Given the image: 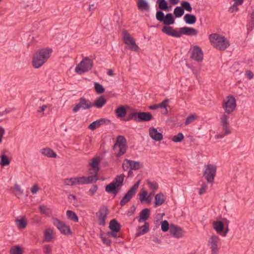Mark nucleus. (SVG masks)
I'll list each match as a JSON object with an SVG mask.
<instances>
[{
  "instance_id": "bb28decb",
  "label": "nucleus",
  "mask_w": 254,
  "mask_h": 254,
  "mask_svg": "<svg viewBox=\"0 0 254 254\" xmlns=\"http://www.w3.org/2000/svg\"><path fill=\"white\" fill-rule=\"evenodd\" d=\"M137 6L139 10L141 11H149L150 9L149 5L145 0H137Z\"/></svg>"
},
{
  "instance_id": "412c9836",
  "label": "nucleus",
  "mask_w": 254,
  "mask_h": 254,
  "mask_svg": "<svg viewBox=\"0 0 254 254\" xmlns=\"http://www.w3.org/2000/svg\"><path fill=\"white\" fill-rule=\"evenodd\" d=\"M170 232L171 235L174 237L179 238L184 235V231L180 227L174 224H172L170 227Z\"/></svg>"
},
{
  "instance_id": "774afa93",
  "label": "nucleus",
  "mask_w": 254,
  "mask_h": 254,
  "mask_svg": "<svg viewBox=\"0 0 254 254\" xmlns=\"http://www.w3.org/2000/svg\"><path fill=\"white\" fill-rule=\"evenodd\" d=\"M237 5L235 4V3L233 4V5L230 7L229 8V11L231 13L233 12L235 10L236 11H237L238 10V8L237 7Z\"/></svg>"
},
{
  "instance_id": "a19ab883",
  "label": "nucleus",
  "mask_w": 254,
  "mask_h": 254,
  "mask_svg": "<svg viewBox=\"0 0 254 254\" xmlns=\"http://www.w3.org/2000/svg\"><path fill=\"white\" fill-rule=\"evenodd\" d=\"M0 164L2 166H5L8 165L10 163V160L7 157L6 155L3 154H1L0 156Z\"/></svg>"
},
{
  "instance_id": "9b49d317",
  "label": "nucleus",
  "mask_w": 254,
  "mask_h": 254,
  "mask_svg": "<svg viewBox=\"0 0 254 254\" xmlns=\"http://www.w3.org/2000/svg\"><path fill=\"white\" fill-rule=\"evenodd\" d=\"M122 167L125 171H127L129 169L138 170L143 167V164L139 162L125 159L123 161Z\"/></svg>"
},
{
  "instance_id": "dca6fc26",
  "label": "nucleus",
  "mask_w": 254,
  "mask_h": 254,
  "mask_svg": "<svg viewBox=\"0 0 254 254\" xmlns=\"http://www.w3.org/2000/svg\"><path fill=\"white\" fill-rule=\"evenodd\" d=\"M74 178V184L84 185L95 183L97 181L96 175L89 176L88 177H80Z\"/></svg>"
},
{
  "instance_id": "3c124183",
  "label": "nucleus",
  "mask_w": 254,
  "mask_h": 254,
  "mask_svg": "<svg viewBox=\"0 0 254 254\" xmlns=\"http://www.w3.org/2000/svg\"><path fill=\"white\" fill-rule=\"evenodd\" d=\"M168 99H165L163 100L162 102L157 104L158 108H165L166 110L165 113L167 114L168 113V111L166 109V107L168 105Z\"/></svg>"
},
{
  "instance_id": "13d9d810",
  "label": "nucleus",
  "mask_w": 254,
  "mask_h": 254,
  "mask_svg": "<svg viewBox=\"0 0 254 254\" xmlns=\"http://www.w3.org/2000/svg\"><path fill=\"white\" fill-rule=\"evenodd\" d=\"M195 119V116L193 115H191L188 116L186 120L185 121V125H188L191 123H192Z\"/></svg>"
},
{
  "instance_id": "79ce46f5",
  "label": "nucleus",
  "mask_w": 254,
  "mask_h": 254,
  "mask_svg": "<svg viewBox=\"0 0 254 254\" xmlns=\"http://www.w3.org/2000/svg\"><path fill=\"white\" fill-rule=\"evenodd\" d=\"M139 199L141 202L143 201H146L147 203L150 202V199H149L148 197L147 196V192L145 190H143L142 193H139Z\"/></svg>"
},
{
  "instance_id": "7c9ffc66",
  "label": "nucleus",
  "mask_w": 254,
  "mask_h": 254,
  "mask_svg": "<svg viewBox=\"0 0 254 254\" xmlns=\"http://www.w3.org/2000/svg\"><path fill=\"white\" fill-rule=\"evenodd\" d=\"M107 100L103 96H100L97 98L94 103H92L93 106L97 108H101L106 103Z\"/></svg>"
},
{
  "instance_id": "864d4df0",
  "label": "nucleus",
  "mask_w": 254,
  "mask_h": 254,
  "mask_svg": "<svg viewBox=\"0 0 254 254\" xmlns=\"http://www.w3.org/2000/svg\"><path fill=\"white\" fill-rule=\"evenodd\" d=\"M136 112H131L129 114H128V116L124 119V121L126 122L129 121L131 120H133L134 121H135V120L136 119Z\"/></svg>"
},
{
  "instance_id": "0eeeda50",
  "label": "nucleus",
  "mask_w": 254,
  "mask_h": 254,
  "mask_svg": "<svg viewBox=\"0 0 254 254\" xmlns=\"http://www.w3.org/2000/svg\"><path fill=\"white\" fill-rule=\"evenodd\" d=\"M140 182L135 183L127 191L120 202L121 206H124L129 202L131 198L135 195L136 190L138 188Z\"/></svg>"
},
{
  "instance_id": "a878e982",
  "label": "nucleus",
  "mask_w": 254,
  "mask_h": 254,
  "mask_svg": "<svg viewBox=\"0 0 254 254\" xmlns=\"http://www.w3.org/2000/svg\"><path fill=\"white\" fill-rule=\"evenodd\" d=\"M165 200V197L164 194L162 192H159L155 196V201L154 207H157L161 205L164 203Z\"/></svg>"
},
{
  "instance_id": "39448f33",
  "label": "nucleus",
  "mask_w": 254,
  "mask_h": 254,
  "mask_svg": "<svg viewBox=\"0 0 254 254\" xmlns=\"http://www.w3.org/2000/svg\"><path fill=\"white\" fill-rule=\"evenodd\" d=\"M126 142L124 136L121 135L118 136L116 142L113 146V149L115 151H118L116 152L117 156H121L126 153L127 148Z\"/></svg>"
},
{
  "instance_id": "bf43d9fd",
  "label": "nucleus",
  "mask_w": 254,
  "mask_h": 254,
  "mask_svg": "<svg viewBox=\"0 0 254 254\" xmlns=\"http://www.w3.org/2000/svg\"><path fill=\"white\" fill-rule=\"evenodd\" d=\"M101 238L102 239V242L104 244L108 246H110L111 243V240L104 236L103 234H101Z\"/></svg>"
},
{
  "instance_id": "1a4fd4ad",
  "label": "nucleus",
  "mask_w": 254,
  "mask_h": 254,
  "mask_svg": "<svg viewBox=\"0 0 254 254\" xmlns=\"http://www.w3.org/2000/svg\"><path fill=\"white\" fill-rule=\"evenodd\" d=\"M123 41L128 46L129 49L133 51H138L139 48L136 44L135 40L131 36L128 32L127 30L123 31Z\"/></svg>"
},
{
  "instance_id": "4c0bfd02",
  "label": "nucleus",
  "mask_w": 254,
  "mask_h": 254,
  "mask_svg": "<svg viewBox=\"0 0 254 254\" xmlns=\"http://www.w3.org/2000/svg\"><path fill=\"white\" fill-rule=\"evenodd\" d=\"M66 216L67 219L71 220L74 222H78V217L77 215L72 210H67L66 211Z\"/></svg>"
},
{
  "instance_id": "473e14b6",
  "label": "nucleus",
  "mask_w": 254,
  "mask_h": 254,
  "mask_svg": "<svg viewBox=\"0 0 254 254\" xmlns=\"http://www.w3.org/2000/svg\"><path fill=\"white\" fill-rule=\"evenodd\" d=\"M213 227L220 234L224 230V225L221 221H216L213 223Z\"/></svg>"
},
{
  "instance_id": "8fccbe9b",
  "label": "nucleus",
  "mask_w": 254,
  "mask_h": 254,
  "mask_svg": "<svg viewBox=\"0 0 254 254\" xmlns=\"http://www.w3.org/2000/svg\"><path fill=\"white\" fill-rule=\"evenodd\" d=\"M40 212L46 215H49L50 212L49 208L45 205H40L39 207Z\"/></svg>"
},
{
  "instance_id": "a18cd8bd",
  "label": "nucleus",
  "mask_w": 254,
  "mask_h": 254,
  "mask_svg": "<svg viewBox=\"0 0 254 254\" xmlns=\"http://www.w3.org/2000/svg\"><path fill=\"white\" fill-rule=\"evenodd\" d=\"M146 183L153 192H155L158 188V185L156 182H151L149 180H147Z\"/></svg>"
},
{
  "instance_id": "5fc2aeb1",
  "label": "nucleus",
  "mask_w": 254,
  "mask_h": 254,
  "mask_svg": "<svg viewBox=\"0 0 254 254\" xmlns=\"http://www.w3.org/2000/svg\"><path fill=\"white\" fill-rule=\"evenodd\" d=\"M169 224L167 220H164L161 223V230L162 231L166 232L169 229Z\"/></svg>"
},
{
  "instance_id": "cd10ccee",
  "label": "nucleus",
  "mask_w": 254,
  "mask_h": 254,
  "mask_svg": "<svg viewBox=\"0 0 254 254\" xmlns=\"http://www.w3.org/2000/svg\"><path fill=\"white\" fill-rule=\"evenodd\" d=\"M150 215V209L148 208H145L143 209L140 213L139 218H138V221L139 223L142 222L143 221H146L147 220Z\"/></svg>"
},
{
  "instance_id": "c9c22d12",
  "label": "nucleus",
  "mask_w": 254,
  "mask_h": 254,
  "mask_svg": "<svg viewBox=\"0 0 254 254\" xmlns=\"http://www.w3.org/2000/svg\"><path fill=\"white\" fill-rule=\"evenodd\" d=\"M184 20L188 24H193L196 22V19L194 15L186 14L184 16Z\"/></svg>"
},
{
  "instance_id": "09e8293b",
  "label": "nucleus",
  "mask_w": 254,
  "mask_h": 254,
  "mask_svg": "<svg viewBox=\"0 0 254 254\" xmlns=\"http://www.w3.org/2000/svg\"><path fill=\"white\" fill-rule=\"evenodd\" d=\"M184 136L182 133L179 132L178 134L174 135L172 140L175 142H180L184 139Z\"/></svg>"
},
{
  "instance_id": "423d86ee",
  "label": "nucleus",
  "mask_w": 254,
  "mask_h": 254,
  "mask_svg": "<svg viewBox=\"0 0 254 254\" xmlns=\"http://www.w3.org/2000/svg\"><path fill=\"white\" fill-rule=\"evenodd\" d=\"M205 169L203 173V176L208 183H212L214 182V179L216 176L217 167L213 164H209L205 165Z\"/></svg>"
},
{
  "instance_id": "de8ad7c7",
  "label": "nucleus",
  "mask_w": 254,
  "mask_h": 254,
  "mask_svg": "<svg viewBox=\"0 0 254 254\" xmlns=\"http://www.w3.org/2000/svg\"><path fill=\"white\" fill-rule=\"evenodd\" d=\"M94 88L98 94H101L105 91V89L103 86L98 82H95L94 83Z\"/></svg>"
},
{
  "instance_id": "20e7f679",
  "label": "nucleus",
  "mask_w": 254,
  "mask_h": 254,
  "mask_svg": "<svg viewBox=\"0 0 254 254\" xmlns=\"http://www.w3.org/2000/svg\"><path fill=\"white\" fill-rule=\"evenodd\" d=\"M93 63L92 60L88 57H85L80 62V64L75 67V71L76 73L81 74L87 72L92 68Z\"/></svg>"
},
{
  "instance_id": "2eb2a0df",
  "label": "nucleus",
  "mask_w": 254,
  "mask_h": 254,
  "mask_svg": "<svg viewBox=\"0 0 254 254\" xmlns=\"http://www.w3.org/2000/svg\"><path fill=\"white\" fill-rule=\"evenodd\" d=\"M220 239L216 235H212L208 239L207 246L211 249V254H217L219 251L218 244Z\"/></svg>"
},
{
  "instance_id": "f257e3e1",
  "label": "nucleus",
  "mask_w": 254,
  "mask_h": 254,
  "mask_svg": "<svg viewBox=\"0 0 254 254\" xmlns=\"http://www.w3.org/2000/svg\"><path fill=\"white\" fill-rule=\"evenodd\" d=\"M53 50L51 48H44L38 50L34 55L32 63L33 67L38 68L43 65L50 57Z\"/></svg>"
},
{
  "instance_id": "4d7b16f0",
  "label": "nucleus",
  "mask_w": 254,
  "mask_h": 254,
  "mask_svg": "<svg viewBox=\"0 0 254 254\" xmlns=\"http://www.w3.org/2000/svg\"><path fill=\"white\" fill-rule=\"evenodd\" d=\"M44 253L45 254H51L52 253V247L50 245H45L43 246Z\"/></svg>"
},
{
  "instance_id": "b1692460",
  "label": "nucleus",
  "mask_w": 254,
  "mask_h": 254,
  "mask_svg": "<svg viewBox=\"0 0 254 254\" xmlns=\"http://www.w3.org/2000/svg\"><path fill=\"white\" fill-rule=\"evenodd\" d=\"M149 133L150 136L155 141H160L163 139V134L158 132L157 129L154 127H150Z\"/></svg>"
},
{
  "instance_id": "338daca9",
  "label": "nucleus",
  "mask_w": 254,
  "mask_h": 254,
  "mask_svg": "<svg viewBox=\"0 0 254 254\" xmlns=\"http://www.w3.org/2000/svg\"><path fill=\"white\" fill-rule=\"evenodd\" d=\"M117 233V232H115L112 231L111 232H108L107 234V235H108L110 237L117 238L118 237Z\"/></svg>"
},
{
  "instance_id": "58836bf2",
  "label": "nucleus",
  "mask_w": 254,
  "mask_h": 254,
  "mask_svg": "<svg viewBox=\"0 0 254 254\" xmlns=\"http://www.w3.org/2000/svg\"><path fill=\"white\" fill-rule=\"evenodd\" d=\"M115 113L118 117L122 118L126 115L127 110L124 106H121L116 109Z\"/></svg>"
},
{
  "instance_id": "393cba45",
  "label": "nucleus",
  "mask_w": 254,
  "mask_h": 254,
  "mask_svg": "<svg viewBox=\"0 0 254 254\" xmlns=\"http://www.w3.org/2000/svg\"><path fill=\"white\" fill-rule=\"evenodd\" d=\"M100 162V159L97 157H94L92 159V161L90 163V165L93 169L95 175L96 176L98 179L97 173L99 171V163Z\"/></svg>"
},
{
  "instance_id": "4be33fe9",
  "label": "nucleus",
  "mask_w": 254,
  "mask_h": 254,
  "mask_svg": "<svg viewBox=\"0 0 254 254\" xmlns=\"http://www.w3.org/2000/svg\"><path fill=\"white\" fill-rule=\"evenodd\" d=\"M162 31L166 34L172 37L180 38L181 37L180 32H178L173 27L169 26H164L162 29Z\"/></svg>"
},
{
  "instance_id": "5701e85b",
  "label": "nucleus",
  "mask_w": 254,
  "mask_h": 254,
  "mask_svg": "<svg viewBox=\"0 0 254 254\" xmlns=\"http://www.w3.org/2000/svg\"><path fill=\"white\" fill-rule=\"evenodd\" d=\"M181 36L182 34L187 36H196L197 35V31L192 27H184L179 29Z\"/></svg>"
},
{
  "instance_id": "f3484780",
  "label": "nucleus",
  "mask_w": 254,
  "mask_h": 254,
  "mask_svg": "<svg viewBox=\"0 0 254 254\" xmlns=\"http://www.w3.org/2000/svg\"><path fill=\"white\" fill-rule=\"evenodd\" d=\"M220 124L222 126V130L225 134H229L231 133L230 128L229 117L226 114H224L220 118Z\"/></svg>"
},
{
  "instance_id": "f03ea898",
  "label": "nucleus",
  "mask_w": 254,
  "mask_h": 254,
  "mask_svg": "<svg viewBox=\"0 0 254 254\" xmlns=\"http://www.w3.org/2000/svg\"><path fill=\"white\" fill-rule=\"evenodd\" d=\"M209 39L214 47L219 50L224 51L230 45L229 41L224 36L216 33L210 34Z\"/></svg>"
},
{
  "instance_id": "6e6d98bb",
  "label": "nucleus",
  "mask_w": 254,
  "mask_h": 254,
  "mask_svg": "<svg viewBox=\"0 0 254 254\" xmlns=\"http://www.w3.org/2000/svg\"><path fill=\"white\" fill-rule=\"evenodd\" d=\"M64 183L65 185L75 186L74 178H71L69 179H65L64 180Z\"/></svg>"
},
{
  "instance_id": "c03bdc74",
  "label": "nucleus",
  "mask_w": 254,
  "mask_h": 254,
  "mask_svg": "<svg viewBox=\"0 0 254 254\" xmlns=\"http://www.w3.org/2000/svg\"><path fill=\"white\" fill-rule=\"evenodd\" d=\"M181 7L183 8V10H186L189 12H191L192 11L191 5L188 1H182L181 2Z\"/></svg>"
},
{
  "instance_id": "ddd939ff",
  "label": "nucleus",
  "mask_w": 254,
  "mask_h": 254,
  "mask_svg": "<svg viewBox=\"0 0 254 254\" xmlns=\"http://www.w3.org/2000/svg\"><path fill=\"white\" fill-rule=\"evenodd\" d=\"M92 107V103L89 100L84 97H81L79 98L78 103L72 109V111L74 113H76L80 109L85 110L89 109Z\"/></svg>"
},
{
  "instance_id": "37998d69",
  "label": "nucleus",
  "mask_w": 254,
  "mask_h": 254,
  "mask_svg": "<svg viewBox=\"0 0 254 254\" xmlns=\"http://www.w3.org/2000/svg\"><path fill=\"white\" fill-rule=\"evenodd\" d=\"M174 14L176 17H180L184 14V10L181 6H177L174 9Z\"/></svg>"
},
{
  "instance_id": "c756f323",
  "label": "nucleus",
  "mask_w": 254,
  "mask_h": 254,
  "mask_svg": "<svg viewBox=\"0 0 254 254\" xmlns=\"http://www.w3.org/2000/svg\"><path fill=\"white\" fill-rule=\"evenodd\" d=\"M109 228L115 232H119L121 230V225L115 219L111 220L109 223Z\"/></svg>"
},
{
  "instance_id": "7ed1b4c3",
  "label": "nucleus",
  "mask_w": 254,
  "mask_h": 254,
  "mask_svg": "<svg viewBox=\"0 0 254 254\" xmlns=\"http://www.w3.org/2000/svg\"><path fill=\"white\" fill-rule=\"evenodd\" d=\"M124 178V174L117 176L112 183L106 186L105 191L109 193L114 194L115 196H116L123 186Z\"/></svg>"
},
{
  "instance_id": "0e129e2a",
  "label": "nucleus",
  "mask_w": 254,
  "mask_h": 254,
  "mask_svg": "<svg viewBox=\"0 0 254 254\" xmlns=\"http://www.w3.org/2000/svg\"><path fill=\"white\" fill-rule=\"evenodd\" d=\"M39 190V188L38 187V186L34 185L32 187V188L31 189V192L32 193L35 194Z\"/></svg>"
},
{
  "instance_id": "f704fd0d",
  "label": "nucleus",
  "mask_w": 254,
  "mask_h": 254,
  "mask_svg": "<svg viewBox=\"0 0 254 254\" xmlns=\"http://www.w3.org/2000/svg\"><path fill=\"white\" fill-rule=\"evenodd\" d=\"M163 23L166 25H170L173 24L175 22V19L172 13H167L163 21Z\"/></svg>"
},
{
  "instance_id": "052dcab7",
  "label": "nucleus",
  "mask_w": 254,
  "mask_h": 254,
  "mask_svg": "<svg viewBox=\"0 0 254 254\" xmlns=\"http://www.w3.org/2000/svg\"><path fill=\"white\" fill-rule=\"evenodd\" d=\"M207 188V185L206 184H203L201 188L199 189V194L200 195H202L204 193L206 192Z\"/></svg>"
},
{
  "instance_id": "aec40b11",
  "label": "nucleus",
  "mask_w": 254,
  "mask_h": 254,
  "mask_svg": "<svg viewBox=\"0 0 254 254\" xmlns=\"http://www.w3.org/2000/svg\"><path fill=\"white\" fill-rule=\"evenodd\" d=\"M110 122V120L108 119L105 118H101L90 124L88 127V128L92 130H94L96 128H98L102 125L109 124Z\"/></svg>"
},
{
  "instance_id": "f8f14e48",
  "label": "nucleus",
  "mask_w": 254,
  "mask_h": 254,
  "mask_svg": "<svg viewBox=\"0 0 254 254\" xmlns=\"http://www.w3.org/2000/svg\"><path fill=\"white\" fill-rule=\"evenodd\" d=\"M109 211L107 206L102 205L96 212V216L98 219V224L100 226H104L106 224V219Z\"/></svg>"
},
{
  "instance_id": "e2e57ef3",
  "label": "nucleus",
  "mask_w": 254,
  "mask_h": 254,
  "mask_svg": "<svg viewBox=\"0 0 254 254\" xmlns=\"http://www.w3.org/2000/svg\"><path fill=\"white\" fill-rule=\"evenodd\" d=\"M97 190V186L94 185L89 190V194L91 196L93 195Z\"/></svg>"
},
{
  "instance_id": "69168bd1",
  "label": "nucleus",
  "mask_w": 254,
  "mask_h": 254,
  "mask_svg": "<svg viewBox=\"0 0 254 254\" xmlns=\"http://www.w3.org/2000/svg\"><path fill=\"white\" fill-rule=\"evenodd\" d=\"M254 28V21L251 20L248 25V29L249 30H252Z\"/></svg>"
},
{
  "instance_id": "72a5a7b5",
  "label": "nucleus",
  "mask_w": 254,
  "mask_h": 254,
  "mask_svg": "<svg viewBox=\"0 0 254 254\" xmlns=\"http://www.w3.org/2000/svg\"><path fill=\"white\" fill-rule=\"evenodd\" d=\"M156 3L158 5V8L160 10L166 11L170 10L168 6V2L166 0H157Z\"/></svg>"
},
{
  "instance_id": "9d476101",
  "label": "nucleus",
  "mask_w": 254,
  "mask_h": 254,
  "mask_svg": "<svg viewBox=\"0 0 254 254\" xmlns=\"http://www.w3.org/2000/svg\"><path fill=\"white\" fill-rule=\"evenodd\" d=\"M123 41L128 46L129 49L133 51H138L139 48L136 44L135 40L131 36L128 32L127 30L123 31Z\"/></svg>"
},
{
  "instance_id": "c85d7f7f",
  "label": "nucleus",
  "mask_w": 254,
  "mask_h": 254,
  "mask_svg": "<svg viewBox=\"0 0 254 254\" xmlns=\"http://www.w3.org/2000/svg\"><path fill=\"white\" fill-rule=\"evenodd\" d=\"M149 223L145 222L144 225L140 226L137 229L136 237L142 235L149 231Z\"/></svg>"
},
{
  "instance_id": "49530a36",
  "label": "nucleus",
  "mask_w": 254,
  "mask_h": 254,
  "mask_svg": "<svg viewBox=\"0 0 254 254\" xmlns=\"http://www.w3.org/2000/svg\"><path fill=\"white\" fill-rule=\"evenodd\" d=\"M10 254H22V251L19 246H15L10 250Z\"/></svg>"
},
{
  "instance_id": "603ef678",
  "label": "nucleus",
  "mask_w": 254,
  "mask_h": 254,
  "mask_svg": "<svg viewBox=\"0 0 254 254\" xmlns=\"http://www.w3.org/2000/svg\"><path fill=\"white\" fill-rule=\"evenodd\" d=\"M165 15H164V14L162 11L158 10L156 12V18L158 21H159L160 22H163V21L164 20V19L165 18Z\"/></svg>"
},
{
  "instance_id": "ea45409f",
  "label": "nucleus",
  "mask_w": 254,
  "mask_h": 254,
  "mask_svg": "<svg viewBox=\"0 0 254 254\" xmlns=\"http://www.w3.org/2000/svg\"><path fill=\"white\" fill-rule=\"evenodd\" d=\"M53 239V231L51 229H47L44 233V240L46 242H50Z\"/></svg>"
},
{
  "instance_id": "e433bc0d",
  "label": "nucleus",
  "mask_w": 254,
  "mask_h": 254,
  "mask_svg": "<svg viewBox=\"0 0 254 254\" xmlns=\"http://www.w3.org/2000/svg\"><path fill=\"white\" fill-rule=\"evenodd\" d=\"M15 223L19 229H24L27 225V221L23 217L21 219H16Z\"/></svg>"
},
{
  "instance_id": "4468645a",
  "label": "nucleus",
  "mask_w": 254,
  "mask_h": 254,
  "mask_svg": "<svg viewBox=\"0 0 254 254\" xmlns=\"http://www.w3.org/2000/svg\"><path fill=\"white\" fill-rule=\"evenodd\" d=\"M53 224L59 230L61 233L64 235H69L72 234L70 227L64 222L60 221L58 218L53 219Z\"/></svg>"
},
{
  "instance_id": "6ab92c4d",
  "label": "nucleus",
  "mask_w": 254,
  "mask_h": 254,
  "mask_svg": "<svg viewBox=\"0 0 254 254\" xmlns=\"http://www.w3.org/2000/svg\"><path fill=\"white\" fill-rule=\"evenodd\" d=\"M191 58L194 60L201 62L203 60V52L201 49L197 46H195L191 52Z\"/></svg>"
},
{
  "instance_id": "6e6552de",
  "label": "nucleus",
  "mask_w": 254,
  "mask_h": 254,
  "mask_svg": "<svg viewBox=\"0 0 254 254\" xmlns=\"http://www.w3.org/2000/svg\"><path fill=\"white\" fill-rule=\"evenodd\" d=\"M222 107L227 114H230L232 113L236 107L235 98L231 95L227 96L223 101Z\"/></svg>"
},
{
  "instance_id": "a211bd4d",
  "label": "nucleus",
  "mask_w": 254,
  "mask_h": 254,
  "mask_svg": "<svg viewBox=\"0 0 254 254\" xmlns=\"http://www.w3.org/2000/svg\"><path fill=\"white\" fill-rule=\"evenodd\" d=\"M136 122H148L153 119V116L149 112H136Z\"/></svg>"
},
{
  "instance_id": "680f3d73",
  "label": "nucleus",
  "mask_w": 254,
  "mask_h": 254,
  "mask_svg": "<svg viewBox=\"0 0 254 254\" xmlns=\"http://www.w3.org/2000/svg\"><path fill=\"white\" fill-rule=\"evenodd\" d=\"M246 76L249 79H252L254 76V74L250 70H246L245 71Z\"/></svg>"
},
{
  "instance_id": "2f4dec72",
  "label": "nucleus",
  "mask_w": 254,
  "mask_h": 254,
  "mask_svg": "<svg viewBox=\"0 0 254 254\" xmlns=\"http://www.w3.org/2000/svg\"><path fill=\"white\" fill-rule=\"evenodd\" d=\"M41 153L48 157L56 158L57 157V154L50 148H43L41 150Z\"/></svg>"
}]
</instances>
